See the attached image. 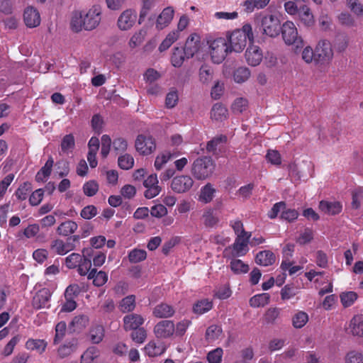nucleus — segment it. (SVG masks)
<instances>
[{"label": "nucleus", "mask_w": 363, "mask_h": 363, "mask_svg": "<svg viewBox=\"0 0 363 363\" xmlns=\"http://www.w3.org/2000/svg\"><path fill=\"white\" fill-rule=\"evenodd\" d=\"M101 20V9L94 6L88 11H75L71 20V28L75 32L82 29L92 30L100 23Z\"/></svg>", "instance_id": "nucleus-1"}, {"label": "nucleus", "mask_w": 363, "mask_h": 363, "mask_svg": "<svg viewBox=\"0 0 363 363\" xmlns=\"http://www.w3.org/2000/svg\"><path fill=\"white\" fill-rule=\"evenodd\" d=\"M280 30L284 43L287 45L293 46L296 52L303 49L305 45L304 41L298 35L297 28L293 21H287L284 23Z\"/></svg>", "instance_id": "nucleus-2"}, {"label": "nucleus", "mask_w": 363, "mask_h": 363, "mask_svg": "<svg viewBox=\"0 0 363 363\" xmlns=\"http://www.w3.org/2000/svg\"><path fill=\"white\" fill-rule=\"evenodd\" d=\"M215 169V163L210 157L203 156L197 158L191 165V173L197 180L209 178Z\"/></svg>", "instance_id": "nucleus-3"}, {"label": "nucleus", "mask_w": 363, "mask_h": 363, "mask_svg": "<svg viewBox=\"0 0 363 363\" xmlns=\"http://www.w3.org/2000/svg\"><path fill=\"white\" fill-rule=\"evenodd\" d=\"M228 52L230 51L226 39L218 38L211 43L210 54L214 63L222 62Z\"/></svg>", "instance_id": "nucleus-4"}, {"label": "nucleus", "mask_w": 363, "mask_h": 363, "mask_svg": "<svg viewBox=\"0 0 363 363\" xmlns=\"http://www.w3.org/2000/svg\"><path fill=\"white\" fill-rule=\"evenodd\" d=\"M260 27L263 34L272 38L277 37L280 32V21L273 15H267L262 18Z\"/></svg>", "instance_id": "nucleus-5"}, {"label": "nucleus", "mask_w": 363, "mask_h": 363, "mask_svg": "<svg viewBox=\"0 0 363 363\" xmlns=\"http://www.w3.org/2000/svg\"><path fill=\"white\" fill-rule=\"evenodd\" d=\"M251 233L247 235H237L235 242L228 247L225 248V253L231 251L233 257H241L245 255L248 251V244H250V238Z\"/></svg>", "instance_id": "nucleus-6"}, {"label": "nucleus", "mask_w": 363, "mask_h": 363, "mask_svg": "<svg viewBox=\"0 0 363 363\" xmlns=\"http://www.w3.org/2000/svg\"><path fill=\"white\" fill-rule=\"evenodd\" d=\"M315 64H324L333 57L331 44L328 40H320L315 48Z\"/></svg>", "instance_id": "nucleus-7"}, {"label": "nucleus", "mask_w": 363, "mask_h": 363, "mask_svg": "<svg viewBox=\"0 0 363 363\" xmlns=\"http://www.w3.org/2000/svg\"><path fill=\"white\" fill-rule=\"evenodd\" d=\"M135 149L143 155H148L156 149L155 140L150 136L139 135L135 140Z\"/></svg>", "instance_id": "nucleus-8"}, {"label": "nucleus", "mask_w": 363, "mask_h": 363, "mask_svg": "<svg viewBox=\"0 0 363 363\" xmlns=\"http://www.w3.org/2000/svg\"><path fill=\"white\" fill-rule=\"evenodd\" d=\"M137 12L131 9L123 11L117 20V26L119 30L126 31L131 29L135 23Z\"/></svg>", "instance_id": "nucleus-9"}, {"label": "nucleus", "mask_w": 363, "mask_h": 363, "mask_svg": "<svg viewBox=\"0 0 363 363\" xmlns=\"http://www.w3.org/2000/svg\"><path fill=\"white\" fill-rule=\"evenodd\" d=\"M193 179L189 175H179L173 178L171 183L172 189L178 194L189 191L194 185Z\"/></svg>", "instance_id": "nucleus-10"}, {"label": "nucleus", "mask_w": 363, "mask_h": 363, "mask_svg": "<svg viewBox=\"0 0 363 363\" xmlns=\"http://www.w3.org/2000/svg\"><path fill=\"white\" fill-rule=\"evenodd\" d=\"M143 185L146 188L144 196L149 199L157 196L161 191V188L158 185L157 177L155 174H150L147 179H144Z\"/></svg>", "instance_id": "nucleus-11"}, {"label": "nucleus", "mask_w": 363, "mask_h": 363, "mask_svg": "<svg viewBox=\"0 0 363 363\" xmlns=\"http://www.w3.org/2000/svg\"><path fill=\"white\" fill-rule=\"evenodd\" d=\"M226 40L228 43L230 44L228 46L230 52H241L245 48L247 43V40L245 39L244 34L240 32L233 31Z\"/></svg>", "instance_id": "nucleus-12"}, {"label": "nucleus", "mask_w": 363, "mask_h": 363, "mask_svg": "<svg viewBox=\"0 0 363 363\" xmlns=\"http://www.w3.org/2000/svg\"><path fill=\"white\" fill-rule=\"evenodd\" d=\"M51 297L50 289L43 288L39 290L33 298L32 305L35 309L48 308L49 301Z\"/></svg>", "instance_id": "nucleus-13"}, {"label": "nucleus", "mask_w": 363, "mask_h": 363, "mask_svg": "<svg viewBox=\"0 0 363 363\" xmlns=\"http://www.w3.org/2000/svg\"><path fill=\"white\" fill-rule=\"evenodd\" d=\"M201 46L200 36L196 33L191 34L186 40L184 48L187 58H191L199 50Z\"/></svg>", "instance_id": "nucleus-14"}, {"label": "nucleus", "mask_w": 363, "mask_h": 363, "mask_svg": "<svg viewBox=\"0 0 363 363\" xmlns=\"http://www.w3.org/2000/svg\"><path fill=\"white\" fill-rule=\"evenodd\" d=\"M174 325L170 320H162L154 328V333L157 337L167 338L170 337L174 331Z\"/></svg>", "instance_id": "nucleus-15"}, {"label": "nucleus", "mask_w": 363, "mask_h": 363, "mask_svg": "<svg viewBox=\"0 0 363 363\" xmlns=\"http://www.w3.org/2000/svg\"><path fill=\"white\" fill-rule=\"evenodd\" d=\"M245 55L247 62L251 66L259 65L263 57L259 48L254 45L247 48Z\"/></svg>", "instance_id": "nucleus-16"}, {"label": "nucleus", "mask_w": 363, "mask_h": 363, "mask_svg": "<svg viewBox=\"0 0 363 363\" xmlns=\"http://www.w3.org/2000/svg\"><path fill=\"white\" fill-rule=\"evenodd\" d=\"M51 249L57 255H64L75 249V245L70 240L64 242L60 239H56L51 243Z\"/></svg>", "instance_id": "nucleus-17"}, {"label": "nucleus", "mask_w": 363, "mask_h": 363, "mask_svg": "<svg viewBox=\"0 0 363 363\" xmlns=\"http://www.w3.org/2000/svg\"><path fill=\"white\" fill-rule=\"evenodd\" d=\"M143 317L137 313H130L123 318V325L125 330H136L144 323Z\"/></svg>", "instance_id": "nucleus-18"}, {"label": "nucleus", "mask_w": 363, "mask_h": 363, "mask_svg": "<svg viewBox=\"0 0 363 363\" xmlns=\"http://www.w3.org/2000/svg\"><path fill=\"white\" fill-rule=\"evenodd\" d=\"M23 20L26 25L29 28H35L40 23V16L38 11L33 8L28 7L23 13Z\"/></svg>", "instance_id": "nucleus-19"}, {"label": "nucleus", "mask_w": 363, "mask_h": 363, "mask_svg": "<svg viewBox=\"0 0 363 363\" xmlns=\"http://www.w3.org/2000/svg\"><path fill=\"white\" fill-rule=\"evenodd\" d=\"M174 13V11L171 6L164 9L157 19L156 28L159 30H162L167 26L173 18Z\"/></svg>", "instance_id": "nucleus-20"}, {"label": "nucleus", "mask_w": 363, "mask_h": 363, "mask_svg": "<svg viewBox=\"0 0 363 363\" xmlns=\"http://www.w3.org/2000/svg\"><path fill=\"white\" fill-rule=\"evenodd\" d=\"M297 16L298 21L306 27H311L315 23L313 14L306 5H303L299 8Z\"/></svg>", "instance_id": "nucleus-21"}, {"label": "nucleus", "mask_w": 363, "mask_h": 363, "mask_svg": "<svg viewBox=\"0 0 363 363\" xmlns=\"http://www.w3.org/2000/svg\"><path fill=\"white\" fill-rule=\"evenodd\" d=\"M319 208L324 213L334 216L339 214L342 209V206L339 201H321Z\"/></svg>", "instance_id": "nucleus-22"}, {"label": "nucleus", "mask_w": 363, "mask_h": 363, "mask_svg": "<svg viewBox=\"0 0 363 363\" xmlns=\"http://www.w3.org/2000/svg\"><path fill=\"white\" fill-rule=\"evenodd\" d=\"M78 347V340L72 339L65 342L57 349V354L60 358H65L74 352Z\"/></svg>", "instance_id": "nucleus-23"}, {"label": "nucleus", "mask_w": 363, "mask_h": 363, "mask_svg": "<svg viewBox=\"0 0 363 363\" xmlns=\"http://www.w3.org/2000/svg\"><path fill=\"white\" fill-rule=\"evenodd\" d=\"M90 251L93 252L92 250H90ZM91 255L92 253H90L89 250L84 251L82 261H80L77 267V272L81 276H88L89 273L92 269L91 261Z\"/></svg>", "instance_id": "nucleus-24"}, {"label": "nucleus", "mask_w": 363, "mask_h": 363, "mask_svg": "<svg viewBox=\"0 0 363 363\" xmlns=\"http://www.w3.org/2000/svg\"><path fill=\"white\" fill-rule=\"evenodd\" d=\"M152 313L157 318H166L174 315V309L172 306L162 303L153 308Z\"/></svg>", "instance_id": "nucleus-25"}, {"label": "nucleus", "mask_w": 363, "mask_h": 363, "mask_svg": "<svg viewBox=\"0 0 363 363\" xmlns=\"http://www.w3.org/2000/svg\"><path fill=\"white\" fill-rule=\"evenodd\" d=\"M276 259L274 254L269 250H263L258 252L255 257L257 264L264 267L272 265Z\"/></svg>", "instance_id": "nucleus-26"}, {"label": "nucleus", "mask_w": 363, "mask_h": 363, "mask_svg": "<svg viewBox=\"0 0 363 363\" xmlns=\"http://www.w3.org/2000/svg\"><path fill=\"white\" fill-rule=\"evenodd\" d=\"M216 192V190L213 185L211 183H208L201 187L199 200L204 203H210L213 199Z\"/></svg>", "instance_id": "nucleus-27"}, {"label": "nucleus", "mask_w": 363, "mask_h": 363, "mask_svg": "<svg viewBox=\"0 0 363 363\" xmlns=\"http://www.w3.org/2000/svg\"><path fill=\"white\" fill-rule=\"evenodd\" d=\"M78 228V225L76 222L67 220L62 222L57 228V233L62 236H69L73 234Z\"/></svg>", "instance_id": "nucleus-28"}, {"label": "nucleus", "mask_w": 363, "mask_h": 363, "mask_svg": "<svg viewBox=\"0 0 363 363\" xmlns=\"http://www.w3.org/2000/svg\"><path fill=\"white\" fill-rule=\"evenodd\" d=\"M89 279H93V284L96 286H101L108 281V275L104 271L97 272L96 269H92L88 274Z\"/></svg>", "instance_id": "nucleus-29"}, {"label": "nucleus", "mask_w": 363, "mask_h": 363, "mask_svg": "<svg viewBox=\"0 0 363 363\" xmlns=\"http://www.w3.org/2000/svg\"><path fill=\"white\" fill-rule=\"evenodd\" d=\"M228 109L221 104H214L211 108V117L213 120L222 121L227 118Z\"/></svg>", "instance_id": "nucleus-30"}, {"label": "nucleus", "mask_w": 363, "mask_h": 363, "mask_svg": "<svg viewBox=\"0 0 363 363\" xmlns=\"http://www.w3.org/2000/svg\"><path fill=\"white\" fill-rule=\"evenodd\" d=\"M179 155L178 152H170L168 151L163 152L158 155L155 159L154 166L157 170L162 169L164 165L172 158L177 157Z\"/></svg>", "instance_id": "nucleus-31"}, {"label": "nucleus", "mask_w": 363, "mask_h": 363, "mask_svg": "<svg viewBox=\"0 0 363 363\" xmlns=\"http://www.w3.org/2000/svg\"><path fill=\"white\" fill-rule=\"evenodd\" d=\"M89 323V318L86 315L75 316L70 323L69 327L73 332H79L86 327Z\"/></svg>", "instance_id": "nucleus-32"}, {"label": "nucleus", "mask_w": 363, "mask_h": 363, "mask_svg": "<svg viewBox=\"0 0 363 363\" xmlns=\"http://www.w3.org/2000/svg\"><path fill=\"white\" fill-rule=\"evenodd\" d=\"M188 59L183 48H174L171 57L172 65L175 67H180L185 60Z\"/></svg>", "instance_id": "nucleus-33"}, {"label": "nucleus", "mask_w": 363, "mask_h": 363, "mask_svg": "<svg viewBox=\"0 0 363 363\" xmlns=\"http://www.w3.org/2000/svg\"><path fill=\"white\" fill-rule=\"evenodd\" d=\"M202 219L203 224L206 227L210 228L216 226L219 222V218L216 213L212 208H208L204 211L202 216Z\"/></svg>", "instance_id": "nucleus-34"}, {"label": "nucleus", "mask_w": 363, "mask_h": 363, "mask_svg": "<svg viewBox=\"0 0 363 363\" xmlns=\"http://www.w3.org/2000/svg\"><path fill=\"white\" fill-rule=\"evenodd\" d=\"M199 81L203 84H208L213 78V69L211 67L202 65L199 72Z\"/></svg>", "instance_id": "nucleus-35"}, {"label": "nucleus", "mask_w": 363, "mask_h": 363, "mask_svg": "<svg viewBox=\"0 0 363 363\" xmlns=\"http://www.w3.org/2000/svg\"><path fill=\"white\" fill-rule=\"evenodd\" d=\"M350 329L352 335L363 336V316H354L350 321Z\"/></svg>", "instance_id": "nucleus-36"}, {"label": "nucleus", "mask_w": 363, "mask_h": 363, "mask_svg": "<svg viewBox=\"0 0 363 363\" xmlns=\"http://www.w3.org/2000/svg\"><path fill=\"white\" fill-rule=\"evenodd\" d=\"M270 295L267 293L257 294L250 299V305L254 308L263 307L269 303Z\"/></svg>", "instance_id": "nucleus-37"}, {"label": "nucleus", "mask_w": 363, "mask_h": 363, "mask_svg": "<svg viewBox=\"0 0 363 363\" xmlns=\"http://www.w3.org/2000/svg\"><path fill=\"white\" fill-rule=\"evenodd\" d=\"M135 296L130 295L123 298L119 303V309L123 313L133 311L135 308Z\"/></svg>", "instance_id": "nucleus-38"}, {"label": "nucleus", "mask_w": 363, "mask_h": 363, "mask_svg": "<svg viewBox=\"0 0 363 363\" xmlns=\"http://www.w3.org/2000/svg\"><path fill=\"white\" fill-rule=\"evenodd\" d=\"M104 337V329L101 325L93 326L89 333L90 341L94 344L101 342Z\"/></svg>", "instance_id": "nucleus-39"}, {"label": "nucleus", "mask_w": 363, "mask_h": 363, "mask_svg": "<svg viewBox=\"0 0 363 363\" xmlns=\"http://www.w3.org/2000/svg\"><path fill=\"white\" fill-rule=\"evenodd\" d=\"M145 350L150 357H156L162 354L165 351L163 344L157 345L154 341H150L145 347Z\"/></svg>", "instance_id": "nucleus-40"}, {"label": "nucleus", "mask_w": 363, "mask_h": 363, "mask_svg": "<svg viewBox=\"0 0 363 363\" xmlns=\"http://www.w3.org/2000/svg\"><path fill=\"white\" fill-rule=\"evenodd\" d=\"M179 37V32L178 30H173L168 33L162 43L160 45L159 50L163 52L167 50Z\"/></svg>", "instance_id": "nucleus-41"}, {"label": "nucleus", "mask_w": 363, "mask_h": 363, "mask_svg": "<svg viewBox=\"0 0 363 363\" xmlns=\"http://www.w3.org/2000/svg\"><path fill=\"white\" fill-rule=\"evenodd\" d=\"M222 328L217 325H210L206 331V339L208 342H213L219 339L222 335Z\"/></svg>", "instance_id": "nucleus-42"}, {"label": "nucleus", "mask_w": 363, "mask_h": 363, "mask_svg": "<svg viewBox=\"0 0 363 363\" xmlns=\"http://www.w3.org/2000/svg\"><path fill=\"white\" fill-rule=\"evenodd\" d=\"M146 34V31L143 29H140L138 31L135 32L129 40V48L131 49H134L140 46L143 43Z\"/></svg>", "instance_id": "nucleus-43"}, {"label": "nucleus", "mask_w": 363, "mask_h": 363, "mask_svg": "<svg viewBox=\"0 0 363 363\" xmlns=\"http://www.w3.org/2000/svg\"><path fill=\"white\" fill-rule=\"evenodd\" d=\"M99 354V350L96 347H89L82 355L81 362L82 363H94Z\"/></svg>", "instance_id": "nucleus-44"}, {"label": "nucleus", "mask_w": 363, "mask_h": 363, "mask_svg": "<svg viewBox=\"0 0 363 363\" xmlns=\"http://www.w3.org/2000/svg\"><path fill=\"white\" fill-rule=\"evenodd\" d=\"M213 303L208 299H202L196 302L193 307V311L195 313L201 315L212 308Z\"/></svg>", "instance_id": "nucleus-45"}, {"label": "nucleus", "mask_w": 363, "mask_h": 363, "mask_svg": "<svg viewBox=\"0 0 363 363\" xmlns=\"http://www.w3.org/2000/svg\"><path fill=\"white\" fill-rule=\"evenodd\" d=\"M61 150L65 154H69L75 146L74 138L72 134H68L63 137L61 142Z\"/></svg>", "instance_id": "nucleus-46"}, {"label": "nucleus", "mask_w": 363, "mask_h": 363, "mask_svg": "<svg viewBox=\"0 0 363 363\" xmlns=\"http://www.w3.org/2000/svg\"><path fill=\"white\" fill-rule=\"evenodd\" d=\"M26 346L28 350H37L40 353H42L45 350L47 342L43 340L29 339L26 342Z\"/></svg>", "instance_id": "nucleus-47"}, {"label": "nucleus", "mask_w": 363, "mask_h": 363, "mask_svg": "<svg viewBox=\"0 0 363 363\" xmlns=\"http://www.w3.org/2000/svg\"><path fill=\"white\" fill-rule=\"evenodd\" d=\"M308 321V315L303 311H298L292 318V325L295 328H303Z\"/></svg>", "instance_id": "nucleus-48"}, {"label": "nucleus", "mask_w": 363, "mask_h": 363, "mask_svg": "<svg viewBox=\"0 0 363 363\" xmlns=\"http://www.w3.org/2000/svg\"><path fill=\"white\" fill-rule=\"evenodd\" d=\"M230 267L231 270L237 274H245L249 271V266L242 260L233 259L231 260Z\"/></svg>", "instance_id": "nucleus-49"}, {"label": "nucleus", "mask_w": 363, "mask_h": 363, "mask_svg": "<svg viewBox=\"0 0 363 363\" xmlns=\"http://www.w3.org/2000/svg\"><path fill=\"white\" fill-rule=\"evenodd\" d=\"M357 294L354 291L342 292L340 296V301L345 308L350 307L357 299Z\"/></svg>", "instance_id": "nucleus-50"}, {"label": "nucleus", "mask_w": 363, "mask_h": 363, "mask_svg": "<svg viewBox=\"0 0 363 363\" xmlns=\"http://www.w3.org/2000/svg\"><path fill=\"white\" fill-rule=\"evenodd\" d=\"M253 357L254 352L252 349L246 347L240 351L238 357L233 363H250Z\"/></svg>", "instance_id": "nucleus-51"}, {"label": "nucleus", "mask_w": 363, "mask_h": 363, "mask_svg": "<svg viewBox=\"0 0 363 363\" xmlns=\"http://www.w3.org/2000/svg\"><path fill=\"white\" fill-rule=\"evenodd\" d=\"M147 253L144 250L134 249L128 254L129 261L132 263H138L146 259Z\"/></svg>", "instance_id": "nucleus-52"}, {"label": "nucleus", "mask_w": 363, "mask_h": 363, "mask_svg": "<svg viewBox=\"0 0 363 363\" xmlns=\"http://www.w3.org/2000/svg\"><path fill=\"white\" fill-rule=\"evenodd\" d=\"M250 76V71L247 67H239L234 72V80L238 83L247 81Z\"/></svg>", "instance_id": "nucleus-53"}, {"label": "nucleus", "mask_w": 363, "mask_h": 363, "mask_svg": "<svg viewBox=\"0 0 363 363\" xmlns=\"http://www.w3.org/2000/svg\"><path fill=\"white\" fill-rule=\"evenodd\" d=\"M223 355V350L221 347H217L207 354V360L208 363H221Z\"/></svg>", "instance_id": "nucleus-54"}, {"label": "nucleus", "mask_w": 363, "mask_h": 363, "mask_svg": "<svg viewBox=\"0 0 363 363\" xmlns=\"http://www.w3.org/2000/svg\"><path fill=\"white\" fill-rule=\"evenodd\" d=\"M118 166L123 169H130L134 165V159L129 154H125L118 157Z\"/></svg>", "instance_id": "nucleus-55"}, {"label": "nucleus", "mask_w": 363, "mask_h": 363, "mask_svg": "<svg viewBox=\"0 0 363 363\" xmlns=\"http://www.w3.org/2000/svg\"><path fill=\"white\" fill-rule=\"evenodd\" d=\"M30 191V184L25 182L17 189L15 196L19 201H24L27 199L28 194Z\"/></svg>", "instance_id": "nucleus-56"}, {"label": "nucleus", "mask_w": 363, "mask_h": 363, "mask_svg": "<svg viewBox=\"0 0 363 363\" xmlns=\"http://www.w3.org/2000/svg\"><path fill=\"white\" fill-rule=\"evenodd\" d=\"M347 6L357 16L363 15V5L359 0H347Z\"/></svg>", "instance_id": "nucleus-57"}, {"label": "nucleus", "mask_w": 363, "mask_h": 363, "mask_svg": "<svg viewBox=\"0 0 363 363\" xmlns=\"http://www.w3.org/2000/svg\"><path fill=\"white\" fill-rule=\"evenodd\" d=\"M67 325L65 322L60 321L55 326V335L54 338V344H58L64 337L66 332Z\"/></svg>", "instance_id": "nucleus-58"}, {"label": "nucleus", "mask_w": 363, "mask_h": 363, "mask_svg": "<svg viewBox=\"0 0 363 363\" xmlns=\"http://www.w3.org/2000/svg\"><path fill=\"white\" fill-rule=\"evenodd\" d=\"M280 314V309L277 308H269L264 315V320L267 323H274Z\"/></svg>", "instance_id": "nucleus-59"}, {"label": "nucleus", "mask_w": 363, "mask_h": 363, "mask_svg": "<svg viewBox=\"0 0 363 363\" xmlns=\"http://www.w3.org/2000/svg\"><path fill=\"white\" fill-rule=\"evenodd\" d=\"M248 106V101L245 98L236 99L231 106V108L234 113H242Z\"/></svg>", "instance_id": "nucleus-60"}, {"label": "nucleus", "mask_w": 363, "mask_h": 363, "mask_svg": "<svg viewBox=\"0 0 363 363\" xmlns=\"http://www.w3.org/2000/svg\"><path fill=\"white\" fill-rule=\"evenodd\" d=\"M83 257L78 253H72L65 259V264L69 269H74L78 267Z\"/></svg>", "instance_id": "nucleus-61"}, {"label": "nucleus", "mask_w": 363, "mask_h": 363, "mask_svg": "<svg viewBox=\"0 0 363 363\" xmlns=\"http://www.w3.org/2000/svg\"><path fill=\"white\" fill-rule=\"evenodd\" d=\"M303 48L301 52L302 60L307 64L315 63V50H313L311 46H306Z\"/></svg>", "instance_id": "nucleus-62"}, {"label": "nucleus", "mask_w": 363, "mask_h": 363, "mask_svg": "<svg viewBox=\"0 0 363 363\" xmlns=\"http://www.w3.org/2000/svg\"><path fill=\"white\" fill-rule=\"evenodd\" d=\"M133 332L131 333L132 340L139 344L145 342L147 337V332L144 328H138L136 330H133Z\"/></svg>", "instance_id": "nucleus-63"}, {"label": "nucleus", "mask_w": 363, "mask_h": 363, "mask_svg": "<svg viewBox=\"0 0 363 363\" xmlns=\"http://www.w3.org/2000/svg\"><path fill=\"white\" fill-rule=\"evenodd\" d=\"M99 190L98 184L93 180L87 182L83 186V191L85 195L88 196H93L96 194Z\"/></svg>", "instance_id": "nucleus-64"}]
</instances>
